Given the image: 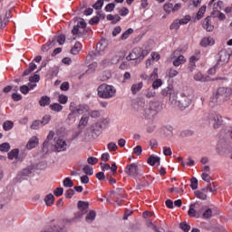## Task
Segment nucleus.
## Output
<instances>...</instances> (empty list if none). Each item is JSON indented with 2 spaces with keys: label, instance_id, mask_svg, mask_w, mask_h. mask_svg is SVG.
I'll use <instances>...</instances> for the list:
<instances>
[{
  "label": "nucleus",
  "instance_id": "obj_17",
  "mask_svg": "<svg viewBox=\"0 0 232 232\" xmlns=\"http://www.w3.org/2000/svg\"><path fill=\"white\" fill-rule=\"evenodd\" d=\"M201 46H204L205 48L207 46H213L215 44V39L213 37L208 36V37H204L200 43Z\"/></svg>",
  "mask_w": 232,
  "mask_h": 232
},
{
  "label": "nucleus",
  "instance_id": "obj_45",
  "mask_svg": "<svg viewBox=\"0 0 232 232\" xmlns=\"http://www.w3.org/2000/svg\"><path fill=\"white\" fill-rule=\"evenodd\" d=\"M83 173L90 176L93 175V168H92L90 165H86L83 167Z\"/></svg>",
  "mask_w": 232,
  "mask_h": 232
},
{
  "label": "nucleus",
  "instance_id": "obj_23",
  "mask_svg": "<svg viewBox=\"0 0 232 232\" xmlns=\"http://www.w3.org/2000/svg\"><path fill=\"white\" fill-rule=\"evenodd\" d=\"M54 45H55V37H53L52 39L49 40V43L42 46V50L43 52H48V50H50V48H52Z\"/></svg>",
  "mask_w": 232,
  "mask_h": 232
},
{
  "label": "nucleus",
  "instance_id": "obj_47",
  "mask_svg": "<svg viewBox=\"0 0 232 232\" xmlns=\"http://www.w3.org/2000/svg\"><path fill=\"white\" fill-rule=\"evenodd\" d=\"M180 21L175 20L169 26L170 30H179L180 28Z\"/></svg>",
  "mask_w": 232,
  "mask_h": 232
},
{
  "label": "nucleus",
  "instance_id": "obj_18",
  "mask_svg": "<svg viewBox=\"0 0 232 232\" xmlns=\"http://www.w3.org/2000/svg\"><path fill=\"white\" fill-rule=\"evenodd\" d=\"M35 70H37V64H35L34 62L30 63L29 68L23 72V77H26L27 75H30V73H32L33 72H35Z\"/></svg>",
  "mask_w": 232,
  "mask_h": 232
},
{
  "label": "nucleus",
  "instance_id": "obj_33",
  "mask_svg": "<svg viewBox=\"0 0 232 232\" xmlns=\"http://www.w3.org/2000/svg\"><path fill=\"white\" fill-rule=\"evenodd\" d=\"M88 208H90V203L86 201H78V209H80V211H86Z\"/></svg>",
  "mask_w": 232,
  "mask_h": 232
},
{
  "label": "nucleus",
  "instance_id": "obj_20",
  "mask_svg": "<svg viewBox=\"0 0 232 232\" xmlns=\"http://www.w3.org/2000/svg\"><path fill=\"white\" fill-rule=\"evenodd\" d=\"M143 86H144V83H142V82H140L139 83L132 84V86L130 88V92H131L132 95H136V93L138 92H140L142 90Z\"/></svg>",
  "mask_w": 232,
  "mask_h": 232
},
{
  "label": "nucleus",
  "instance_id": "obj_49",
  "mask_svg": "<svg viewBox=\"0 0 232 232\" xmlns=\"http://www.w3.org/2000/svg\"><path fill=\"white\" fill-rule=\"evenodd\" d=\"M190 182L191 189H197L198 188V179L197 178H191Z\"/></svg>",
  "mask_w": 232,
  "mask_h": 232
},
{
  "label": "nucleus",
  "instance_id": "obj_37",
  "mask_svg": "<svg viewBox=\"0 0 232 232\" xmlns=\"http://www.w3.org/2000/svg\"><path fill=\"white\" fill-rule=\"evenodd\" d=\"M88 121H90V117L83 115L79 121V126H83V128H86V126H88Z\"/></svg>",
  "mask_w": 232,
  "mask_h": 232
},
{
  "label": "nucleus",
  "instance_id": "obj_46",
  "mask_svg": "<svg viewBox=\"0 0 232 232\" xmlns=\"http://www.w3.org/2000/svg\"><path fill=\"white\" fill-rule=\"evenodd\" d=\"M155 79H159V68H155L150 75V81H155Z\"/></svg>",
  "mask_w": 232,
  "mask_h": 232
},
{
  "label": "nucleus",
  "instance_id": "obj_54",
  "mask_svg": "<svg viewBox=\"0 0 232 232\" xmlns=\"http://www.w3.org/2000/svg\"><path fill=\"white\" fill-rule=\"evenodd\" d=\"M63 193H64V188H56L53 191L55 197H63Z\"/></svg>",
  "mask_w": 232,
  "mask_h": 232
},
{
  "label": "nucleus",
  "instance_id": "obj_32",
  "mask_svg": "<svg viewBox=\"0 0 232 232\" xmlns=\"http://www.w3.org/2000/svg\"><path fill=\"white\" fill-rule=\"evenodd\" d=\"M95 217H97V213L95 212V210H91L87 214L85 220L86 222H93L95 220Z\"/></svg>",
  "mask_w": 232,
  "mask_h": 232
},
{
  "label": "nucleus",
  "instance_id": "obj_64",
  "mask_svg": "<svg viewBox=\"0 0 232 232\" xmlns=\"http://www.w3.org/2000/svg\"><path fill=\"white\" fill-rule=\"evenodd\" d=\"M115 10V4L111 3L105 6V12H113Z\"/></svg>",
  "mask_w": 232,
  "mask_h": 232
},
{
  "label": "nucleus",
  "instance_id": "obj_25",
  "mask_svg": "<svg viewBox=\"0 0 232 232\" xmlns=\"http://www.w3.org/2000/svg\"><path fill=\"white\" fill-rule=\"evenodd\" d=\"M206 193H208V192H205V191L202 190V188H201V190H197V191H195V197H196L197 198H199L200 200H207L208 195H207Z\"/></svg>",
  "mask_w": 232,
  "mask_h": 232
},
{
  "label": "nucleus",
  "instance_id": "obj_15",
  "mask_svg": "<svg viewBox=\"0 0 232 232\" xmlns=\"http://www.w3.org/2000/svg\"><path fill=\"white\" fill-rule=\"evenodd\" d=\"M39 144V138H37L36 136H33L27 145L26 148L27 150H34V148H36V146Z\"/></svg>",
  "mask_w": 232,
  "mask_h": 232
},
{
  "label": "nucleus",
  "instance_id": "obj_30",
  "mask_svg": "<svg viewBox=\"0 0 232 232\" xmlns=\"http://www.w3.org/2000/svg\"><path fill=\"white\" fill-rule=\"evenodd\" d=\"M13 129H14V121H5L3 123V130L5 131H10V130H13Z\"/></svg>",
  "mask_w": 232,
  "mask_h": 232
},
{
  "label": "nucleus",
  "instance_id": "obj_44",
  "mask_svg": "<svg viewBox=\"0 0 232 232\" xmlns=\"http://www.w3.org/2000/svg\"><path fill=\"white\" fill-rule=\"evenodd\" d=\"M58 102H60V104H66L68 102V96L60 94L58 96Z\"/></svg>",
  "mask_w": 232,
  "mask_h": 232
},
{
  "label": "nucleus",
  "instance_id": "obj_28",
  "mask_svg": "<svg viewBox=\"0 0 232 232\" xmlns=\"http://www.w3.org/2000/svg\"><path fill=\"white\" fill-rule=\"evenodd\" d=\"M49 108H50V110H52V111H56L57 113H59L63 109V105H61L58 102L52 103L49 106Z\"/></svg>",
  "mask_w": 232,
  "mask_h": 232
},
{
  "label": "nucleus",
  "instance_id": "obj_60",
  "mask_svg": "<svg viewBox=\"0 0 232 232\" xmlns=\"http://www.w3.org/2000/svg\"><path fill=\"white\" fill-rule=\"evenodd\" d=\"M73 195H75V190L72 188H69L65 192V198H72V197H73Z\"/></svg>",
  "mask_w": 232,
  "mask_h": 232
},
{
  "label": "nucleus",
  "instance_id": "obj_34",
  "mask_svg": "<svg viewBox=\"0 0 232 232\" xmlns=\"http://www.w3.org/2000/svg\"><path fill=\"white\" fill-rule=\"evenodd\" d=\"M41 232H63V227L55 225L53 227H50L47 230H42Z\"/></svg>",
  "mask_w": 232,
  "mask_h": 232
},
{
  "label": "nucleus",
  "instance_id": "obj_35",
  "mask_svg": "<svg viewBox=\"0 0 232 232\" xmlns=\"http://www.w3.org/2000/svg\"><path fill=\"white\" fill-rule=\"evenodd\" d=\"M222 6H224V2L222 1H218L217 4H214L213 15H215V12H220V10H222Z\"/></svg>",
  "mask_w": 232,
  "mask_h": 232
},
{
  "label": "nucleus",
  "instance_id": "obj_63",
  "mask_svg": "<svg viewBox=\"0 0 232 232\" xmlns=\"http://www.w3.org/2000/svg\"><path fill=\"white\" fill-rule=\"evenodd\" d=\"M168 75L169 77H177L179 75V71L175 70V69H170L169 72H168Z\"/></svg>",
  "mask_w": 232,
  "mask_h": 232
},
{
  "label": "nucleus",
  "instance_id": "obj_51",
  "mask_svg": "<svg viewBox=\"0 0 232 232\" xmlns=\"http://www.w3.org/2000/svg\"><path fill=\"white\" fill-rule=\"evenodd\" d=\"M107 148H108L109 151H117V150H119L117 143H115V142H110L107 145Z\"/></svg>",
  "mask_w": 232,
  "mask_h": 232
},
{
  "label": "nucleus",
  "instance_id": "obj_43",
  "mask_svg": "<svg viewBox=\"0 0 232 232\" xmlns=\"http://www.w3.org/2000/svg\"><path fill=\"white\" fill-rule=\"evenodd\" d=\"M102 6H104V0H98L93 5L92 7L94 8V10H101L102 8Z\"/></svg>",
  "mask_w": 232,
  "mask_h": 232
},
{
  "label": "nucleus",
  "instance_id": "obj_9",
  "mask_svg": "<svg viewBox=\"0 0 232 232\" xmlns=\"http://www.w3.org/2000/svg\"><path fill=\"white\" fill-rule=\"evenodd\" d=\"M56 151H66V148H68V144L66 143V140H57L56 144L54 146Z\"/></svg>",
  "mask_w": 232,
  "mask_h": 232
},
{
  "label": "nucleus",
  "instance_id": "obj_58",
  "mask_svg": "<svg viewBox=\"0 0 232 232\" xmlns=\"http://www.w3.org/2000/svg\"><path fill=\"white\" fill-rule=\"evenodd\" d=\"M133 153L134 155H142V146L140 145H137L134 149H133Z\"/></svg>",
  "mask_w": 232,
  "mask_h": 232
},
{
  "label": "nucleus",
  "instance_id": "obj_13",
  "mask_svg": "<svg viewBox=\"0 0 232 232\" xmlns=\"http://www.w3.org/2000/svg\"><path fill=\"white\" fill-rule=\"evenodd\" d=\"M121 61V56H119L117 53H111L110 57L104 61L105 64L108 63V64H117Z\"/></svg>",
  "mask_w": 232,
  "mask_h": 232
},
{
  "label": "nucleus",
  "instance_id": "obj_40",
  "mask_svg": "<svg viewBox=\"0 0 232 232\" xmlns=\"http://www.w3.org/2000/svg\"><path fill=\"white\" fill-rule=\"evenodd\" d=\"M64 188H73V181L70 178H65L63 179Z\"/></svg>",
  "mask_w": 232,
  "mask_h": 232
},
{
  "label": "nucleus",
  "instance_id": "obj_19",
  "mask_svg": "<svg viewBox=\"0 0 232 232\" xmlns=\"http://www.w3.org/2000/svg\"><path fill=\"white\" fill-rule=\"evenodd\" d=\"M219 63H223L226 64V63L229 62V53L226 51H220L219 52Z\"/></svg>",
  "mask_w": 232,
  "mask_h": 232
},
{
  "label": "nucleus",
  "instance_id": "obj_27",
  "mask_svg": "<svg viewBox=\"0 0 232 232\" xmlns=\"http://www.w3.org/2000/svg\"><path fill=\"white\" fill-rule=\"evenodd\" d=\"M184 63H186V58L184 55H179L173 61V65L180 66V64H184Z\"/></svg>",
  "mask_w": 232,
  "mask_h": 232
},
{
  "label": "nucleus",
  "instance_id": "obj_6",
  "mask_svg": "<svg viewBox=\"0 0 232 232\" xmlns=\"http://www.w3.org/2000/svg\"><path fill=\"white\" fill-rule=\"evenodd\" d=\"M208 121H209V123L212 124L215 130H218V128L222 126V122H223L222 116H220V114L218 113L209 114Z\"/></svg>",
  "mask_w": 232,
  "mask_h": 232
},
{
  "label": "nucleus",
  "instance_id": "obj_59",
  "mask_svg": "<svg viewBox=\"0 0 232 232\" xmlns=\"http://www.w3.org/2000/svg\"><path fill=\"white\" fill-rule=\"evenodd\" d=\"M163 154L166 157H171V155L173 154V152L171 151V148H169V147H163Z\"/></svg>",
  "mask_w": 232,
  "mask_h": 232
},
{
  "label": "nucleus",
  "instance_id": "obj_12",
  "mask_svg": "<svg viewBox=\"0 0 232 232\" xmlns=\"http://www.w3.org/2000/svg\"><path fill=\"white\" fill-rule=\"evenodd\" d=\"M202 26L204 30H207V32H213L215 26L211 24V16H208L206 19L202 21Z\"/></svg>",
  "mask_w": 232,
  "mask_h": 232
},
{
  "label": "nucleus",
  "instance_id": "obj_53",
  "mask_svg": "<svg viewBox=\"0 0 232 232\" xmlns=\"http://www.w3.org/2000/svg\"><path fill=\"white\" fill-rule=\"evenodd\" d=\"M155 95H156L155 89H148L147 92L145 94L147 99H151V98L155 97Z\"/></svg>",
  "mask_w": 232,
  "mask_h": 232
},
{
  "label": "nucleus",
  "instance_id": "obj_41",
  "mask_svg": "<svg viewBox=\"0 0 232 232\" xmlns=\"http://www.w3.org/2000/svg\"><path fill=\"white\" fill-rule=\"evenodd\" d=\"M10 143H2L0 145V151H4L5 153H8V151H10Z\"/></svg>",
  "mask_w": 232,
  "mask_h": 232
},
{
  "label": "nucleus",
  "instance_id": "obj_8",
  "mask_svg": "<svg viewBox=\"0 0 232 232\" xmlns=\"http://www.w3.org/2000/svg\"><path fill=\"white\" fill-rule=\"evenodd\" d=\"M86 29V22L81 20L76 25L73 26L72 30V35H82L84 30Z\"/></svg>",
  "mask_w": 232,
  "mask_h": 232
},
{
  "label": "nucleus",
  "instance_id": "obj_24",
  "mask_svg": "<svg viewBox=\"0 0 232 232\" xmlns=\"http://www.w3.org/2000/svg\"><path fill=\"white\" fill-rule=\"evenodd\" d=\"M51 102H52V101L50 100V97H48V96H42L39 101V104L43 108H44V106H50Z\"/></svg>",
  "mask_w": 232,
  "mask_h": 232
},
{
  "label": "nucleus",
  "instance_id": "obj_10",
  "mask_svg": "<svg viewBox=\"0 0 232 232\" xmlns=\"http://www.w3.org/2000/svg\"><path fill=\"white\" fill-rule=\"evenodd\" d=\"M139 52H140V47L134 48L126 57L127 61H135L136 59H140Z\"/></svg>",
  "mask_w": 232,
  "mask_h": 232
},
{
  "label": "nucleus",
  "instance_id": "obj_36",
  "mask_svg": "<svg viewBox=\"0 0 232 232\" xmlns=\"http://www.w3.org/2000/svg\"><path fill=\"white\" fill-rule=\"evenodd\" d=\"M131 34H133V29L132 28H129L128 30H126L122 34H121V41H126V39H128V37H130V35H131Z\"/></svg>",
  "mask_w": 232,
  "mask_h": 232
},
{
  "label": "nucleus",
  "instance_id": "obj_21",
  "mask_svg": "<svg viewBox=\"0 0 232 232\" xmlns=\"http://www.w3.org/2000/svg\"><path fill=\"white\" fill-rule=\"evenodd\" d=\"M148 164L155 166V164L160 165V158L155 155H150L148 159Z\"/></svg>",
  "mask_w": 232,
  "mask_h": 232
},
{
  "label": "nucleus",
  "instance_id": "obj_2",
  "mask_svg": "<svg viewBox=\"0 0 232 232\" xmlns=\"http://www.w3.org/2000/svg\"><path fill=\"white\" fill-rule=\"evenodd\" d=\"M161 95L163 97H169V102L173 108H177L179 102L177 101V92L173 86H168L161 91Z\"/></svg>",
  "mask_w": 232,
  "mask_h": 232
},
{
  "label": "nucleus",
  "instance_id": "obj_4",
  "mask_svg": "<svg viewBox=\"0 0 232 232\" xmlns=\"http://www.w3.org/2000/svg\"><path fill=\"white\" fill-rule=\"evenodd\" d=\"M160 109V104L158 102H150L149 105L145 109V117L147 119H151L159 113V110Z\"/></svg>",
  "mask_w": 232,
  "mask_h": 232
},
{
  "label": "nucleus",
  "instance_id": "obj_61",
  "mask_svg": "<svg viewBox=\"0 0 232 232\" xmlns=\"http://www.w3.org/2000/svg\"><path fill=\"white\" fill-rule=\"evenodd\" d=\"M148 53H149L148 50L142 49L140 47V52H139L140 59H144L146 55H148Z\"/></svg>",
  "mask_w": 232,
  "mask_h": 232
},
{
  "label": "nucleus",
  "instance_id": "obj_56",
  "mask_svg": "<svg viewBox=\"0 0 232 232\" xmlns=\"http://www.w3.org/2000/svg\"><path fill=\"white\" fill-rule=\"evenodd\" d=\"M211 217H213V210H211V208H208L203 213V218H211Z\"/></svg>",
  "mask_w": 232,
  "mask_h": 232
},
{
  "label": "nucleus",
  "instance_id": "obj_3",
  "mask_svg": "<svg viewBox=\"0 0 232 232\" xmlns=\"http://www.w3.org/2000/svg\"><path fill=\"white\" fill-rule=\"evenodd\" d=\"M180 97L181 98L177 101V106H179L180 110H186V108H189V106H191V102H193V95L190 93L182 92Z\"/></svg>",
  "mask_w": 232,
  "mask_h": 232
},
{
  "label": "nucleus",
  "instance_id": "obj_31",
  "mask_svg": "<svg viewBox=\"0 0 232 232\" xmlns=\"http://www.w3.org/2000/svg\"><path fill=\"white\" fill-rule=\"evenodd\" d=\"M8 160H14V159H17L19 157V149L12 150L10 152H8Z\"/></svg>",
  "mask_w": 232,
  "mask_h": 232
},
{
  "label": "nucleus",
  "instance_id": "obj_11",
  "mask_svg": "<svg viewBox=\"0 0 232 232\" xmlns=\"http://www.w3.org/2000/svg\"><path fill=\"white\" fill-rule=\"evenodd\" d=\"M73 110H74L76 115H82V114L86 113V111H90V106H88L86 104H80V105L76 106Z\"/></svg>",
  "mask_w": 232,
  "mask_h": 232
},
{
  "label": "nucleus",
  "instance_id": "obj_52",
  "mask_svg": "<svg viewBox=\"0 0 232 232\" xmlns=\"http://www.w3.org/2000/svg\"><path fill=\"white\" fill-rule=\"evenodd\" d=\"M160 86H162V80H160V79H157L156 81H154L152 82L153 90H157V89L160 88Z\"/></svg>",
  "mask_w": 232,
  "mask_h": 232
},
{
  "label": "nucleus",
  "instance_id": "obj_16",
  "mask_svg": "<svg viewBox=\"0 0 232 232\" xmlns=\"http://www.w3.org/2000/svg\"><path fill=\"white\" fill-rule=\"evenodd\" d=\"M194 81H198L199 82H208L209 81V76L202 74V72H198L194 74Z\"/></svg>",
  "mask_w": 232,
  "mask_h": 232
},
{
  "label": "nucleus",
  "instance_id": "obj_62",
  "mask_svg": "<svg viewBox=\"0 0 232 232\" xmlns=\"http://www.w3.org/2000/svg\"><path fill=\"white\" fill-rule=\"evenodd\" d=\"M201 179L202 180H204L205 182H211V176H209V174L203 172L201 174Z\"/></svg>",
  "mask_w": 232,
  "mask_h": 232
},
{
  "label": "nucleus",
  "instance_id": "obj_50",
  "mask_svg": "<svg viewBox=\"0 0 232 232\" xmlns=\"http://www.w3.org/2000/svg\"><path fill=\"white\" fill-rule=\"evenodd\" d=\"M41 124H43V123L39 120L33 121V123L31 125V130H39V128H41Z\"/></svg>",
  "mask_w": 232,
  "mask_h": 232
},
{
  "label": "nucleus",
  "instance_id": "obj_26",
  "mask_svg": "<svg viewBox=\"0 0 232 232\" xmlns=\"http://www.w3.org/2000/svg\"><path fill=\"white\" fill-rule=\"evenodd\" d=\"M202 191L205 193H208V191L210 193H215V191H217V187L215 186V183H210L207 187L203 188Z\"/></svg>",
  "mask_w": 232,
  "mask_h": 232
},
{
  "label": "nucleus",
  "instance_id": "obj_14",
  "mask_svg": "<svg viewBox=\"0 0 232 232\" xmlns=\"http://www.w3.org/2000/svg\"><path fill=\"white\" fill-rule=\"evenodd\" d=\"M188 215V217H192L193 218H198V217H200V214L197 212V204L190 205Z\"/></svg>",
  "mask_w": 232,
  "mask_h": 232
},
{
  "label": "nucleus",
  "instance_id": "obj_22",
  "mask_svg": "<svg viewBox=\"0 0 232 232\" xmlns=\"http://www.w3.org/2000/svg\"><path fill=\"white\" fill-rule=\"evenodd\" d=\"M81 50H82V44L80 42H76L73 47L71 49V53L72 55H78Z\"/></svg>",
  "mask_w": 232,
  "mask_h": 232
},
{
  "label": "nucleus",
  "instance_id": "obj_1",
  "mask_svg": "<svg viewBox=\"0 0 232 232\" xmlns=\"http://www.w3.org/2000/svg\"><path fill=\"white\" fill-rule=\"evenodd\" d=\"M115 87L103 83L98 87V96L101 99H111L116 93Z\"/></svg>",
  "mask_w": 232,
  "mask_h": 232
},
{
  "label": "nucleus",
  "instance_id": "obj_55",
  "mask_svg": "<svg viewBox=\"0 0 232 232\" xmlns=\"http://www.w3.org/2000/svg\"><path fill=\"white\" fill-rule=\"evenodd\" d=\"M204 14H206V5H203L199 8L198 12V19H202Z\"/></svg>",
  "mask_w": 232,
  "mask_h": 232
},
{
  "label": "nucleus",
  "instance_id": "obj_38",
  "mask_svg": "<svg viewBox=\"0 0 232 232\" xmlns=\"http://www.w3.org/2000/svg\"><path fill=\"white\" fill-rule=\"evenodd\" d=\"M163 10L167 13V14H171V12H173V4L171 3H166L163 6Z\"/></svg>",
  "mask_w": 232,
  "mask_h": 232
},
{
  "label": "nucleus",
  "instance_id": "obj_48",
  "mask_svg": "<svg viewBox=\"0 0 232 232\" xmlns=\"http://www.w3.org/2000/svg\"><path fill=\"white\" fill-rule=\"evenodd\" d=\"M218 99H220V98L218 96H217V93L210 98L209 104H210V106H212V108L214 106H216V104L218 103Z\"/></svg>",
  "mask_w": 232,
  "mask_h": 232
},
{
  "label": "nucleus",
  "instance_id": "obj_57",
  "mask_svg": "<svg viewBox=\"0 0 232 232\" xmlns=\"http://www.w3.org/2000/svg\"><path fill=\"white\" fill-rule=\"evenodd\" d=\"M180 24H188L189 21H191V16L190 15H186L185 17L181 18L179 20Z\"/></svg>",
  "mask_w": 232,
  "mask_h": 232
},
{
  "label": "nucleus",
  "instance_id": "obj_39",
  "mask_svg": "<svg viewBox=\"0 0 232 232\" xmlns=\"http://www.w3.org/2000/svg\"><path fill=\"white\" fill-rule=\"evenodd\" d=\"M179 227L184 232H189V229H191V226H189V224H188L187 222L180 223Z\"/></svg>",
  "mask_w": 232,
  "mask_h": 232
},
{
  "label": "nucleus",
  "instance_id": "obj_29",
  "mask_svg": "<svg viewBox=\"0 0 232 232\" xmlns=\"http://www.w3.org/2000/svg\"><path fill=\"white\" fill-rule=\"evenodd\" d=\"M54 200H55V197L53 196V194H48L44 198V202H45L46 206H53Z\"/></svg>",
  "mask_w": 232,
  "mask_h": 232
},
{
  "label": "nucleus",
  "instance_id": "obj_5",
  "mask_svg": "<svg viewBox=\"0 0 232 232\" xmlns=\"http://www.w3.org/2000/svg\"><path fill=\"white\" fill-rule=\"evenodd\" d=\"M231 94L232 90L227 87H219L217 92V97H219L220 101H229Z\"/></svg>",
  "mask_w": 232,
  "mask_h": 232
},
{
  "label": "nucleus",
  "instance_id": "obj_7",
  "mask_svg": "<svg viewBox=\"0 0 232 232\" xmlns=\"http://www.w3.org/2000/svg\"><path fill=\"white\" fill-rule=\"evenodd\" d=\"M125 173L129 175V177H132V179H137L139 177V166L136 163H131L127 165L125 168Z\"/></svg>",
  "mask_w": 232,
  "mask_h": 232
},
{
  "label": "nucleus",
  "instance_id": "obj_42",
  "mask_svg": "<svg viewBox=\"0 0 232 232\" xmlns=\"http://www.w3.org/2000/svg\"><path fill=\"white\" fill-rule=\"evenodd\" d=\"M55 38V41L59 43V44H64L66 43V36L64 34H61L59 36H53Z\"/></svg>",
  "mask_w": 232,
  "mask_h": 232
}]
</instances>
